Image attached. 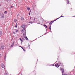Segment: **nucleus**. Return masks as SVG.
I'll use <instances>...</instances> for the list:
<instances>
[{"label": "nucleus", "mask_w": 75, "mask_h": 75, "mask_svg": "<svg viewBox=\"0 0 75 75\" xmlns=\"http://www.w3.org/2000/svg\"><path fill=\"white\" fill-rule=\"evenodd\" d=\"M53 65L54 66H55V67H57V68H58V67H59V64L58 63L56 64H54Z\"/></svg>", "instance_id": "f257e3e1"}, {"label": "nucleus", "mask_w": 75, "mask_h": 75, "mask_svg": "<svg viewBox=\"0 0 75 75\" xmlns=\"http://www.w3.org/2000/svg\"><path fill=\"white\" fill-rule=\"evenodd\" d=\"M55 21H56V20L55 19L54 21H52L50 22L49 24V25H51L52 24V23H54V22Z\"/></svg>", "instance_id": "f03ea898"}, {"label": "nucleus", "mask_w": 75, "mask_h": 75, "mask_svg": "<svg viewBox=\"0 0 75 75\" xmlns=\"http://www.w3.org/2000/svg\"><path fill=\"white\" fill-rule=\"evenodd\" d=\"M22 28L23 29H25V25H22L21 26Z\"/></svg>", "instance_id": "7ed1b4c3"}, {"label": "nucleus", "mask_w": 75, "mask_h": 75, "mask_svg": "<svg viewBox=\"0 0 75 75\" xmlns=\"http://www.w3.org/2000/svg\"><path fill=\"white\" fill-rule=\"evenodd\" d=\"M1 66L2 68H4H4H5V66H4V65L3 64H2Z\"/></svg>", "instance_id": "20e7f679"}, {"label": "nucleus", "mask_w": 75, "mask_h": 75, "mask_svg": "<svg viewBox=\"0 0 75 75\" xmlns=\"http://www.w3.org/2000/svg\"><path fill=\"white\" fill-rule=\"evenodd\" d=\"M14 42H13V43L11 45V47H13L14 46Z\"/></svg>", "instance_id": "39448f33"}, {"label": "nucleus", "mask_w": 75, "mask_h": 75, "mask_svg": "<svg viewBox=\"0 0 75 75\" xmlns=\"http://www.w3.org/2000/svg\"><path fill=\"white\" fill-rule=\"evenodd\" d=\"M21 20H23H23H24V17H21Z\"/></svg>", "instance_id": "423d86ee"}, {"label": "nucleus", "mask_w": 75, "mask_h": 75, "mask_svg": "<svg viewBox=\"0 0 75 75\" xmlns=\"http://www.w3.org/2000/svg\"><path fill=\"white\" fill-rule=\"evenodd\" d=\"M21 48H22V49H23V51H25V50L24 49V48H23L22 47H21V46H19Z\"/></svg>", "instance_id": "0eeeda50"}, {"label": "nucleus", "mask_w": 75, "mask_h": 75, "mask_svg": "<svg viewBox=\"0 0 75 75\" xmlns=\"http://www.w3.org/2000/svg\"><path fill=\"white\" fill-rule=\"evenodd\" d=\"M4 14H2L1 16V18H4Z\"/></svg>", "instance_id": "6e6552de"}, {"label": "nucleus", "mask_w": 75, "mask_h": 75, "mask_svg": "<svg viewBox=\"0 0 75 75\" xmlns=\"http://www.w3.org/2000/svg\"><path fill=\"white\" fill-rule=\"evenodd\" d=\"M23 37H26V34H25V33H24L23 35Z\"/></svg>", "instance_id": "1a4fd4ad"}, {"label": "nucleus", "mask_w": 75, "mask_h": 75, "mask_svg": "<svg viewBox=\"0 0 75 75\" xmlns=\"http://www.w3.org/2000/svg\"><path fill=\"white\" fill-rule=\"evenodd\" d=\"M61 70L62 73H64V69H62Z\"/></svg>", "instance_id": "9d476101"}, {"label": "nucleus", "mask_w": 75, "mask_h": 75, "mask_svg": "<svg viewBox=\"0 0 75 75\" xmlns=\"http://www.w3.org/2000/svg\"><path fill=\"white\" fill-rule=\"evenodd\" d=\"M24 38L26 40H28V38H27V37L26 36L24 37Z\"/></svg>", "instance_id": "9b49d317"}, {"label": "nucleus", "mask_w": 75, "mask_h": 75, "mask_svg": "<svg viewBox=\"0 0 75 75\" xmlns=\"http://www.w3.org/2000/svg\"><path fill=\"white\" fill-rule=\"evenodd\" d=\"M8 74L7 73H5L4 74V75H8Z\"/></svg>", "instance_id": "f8f14e48"}, {"label": "nucleus", "mask_w": 75, "mask_h": 75, "mask_svg": "<svg viewBox=\"0 0 75 75\" xmlns=\"http://www.w3.org/2000/svg\"><path fill=\"white\" fill-rule=\"evenodd\" d=\"M64 17V16H63L62 15L60 17H59V18H57V19H56V20H58V19H59V18H61V17Z\"/></svg>", "instance_id": "ddd939ff"}, {"label": "nucleus", "mask_w": 75, "mask_h": 75, "mask_svg": "<svg viewBox=\"0 0 75 75\" xmlns=\"http://www.w3.org/2000/svg\"><path fill=\"white\" fill-rule=\"evenodd\" d=\"M1 48L2 49H4V46H2L1 47Z\"/></svg>", "instance_id": "4468645a"}, {"label": "nucleus", "mask_w": 75, "mask_h": 75, "mask_svg": "<svg viewBox=\"0 0 75 75\" xmlns=\"http://www.w3.org/2000/svg\"><path fill=\"white\" fill-rule=\"evenodd\" d=\"M4 13L5 14H6L7 13V11H5L4 12Z\"/></svg>", "instance_id": "2eb2a0df"}, {"label": "nucleus", "mask_w": 75, "mask_h": 75, "mask_svg": "<svg viewBox=\"0 0 75 75\" xmlns=\"http://www.w3.org/2000/svg\"><path fill=\"white\" fill-rule=\"evenodd\" d=\"M25 31V29H23L22 30V31L23 32H24Z\"/></svg>", "instance_id": "dca6fc26"}, {"label": "nucleus", "mask_w": 75, "mask_h": 75, "mask_svg": "<svg viewBox=\"0 0 75 75\" xmlns=\"http://www.w3.org/2000/svg\"><path fill=\"white\" fill-rule=\"evenodd\" d=\"M29 24H30V23H33V21H31V22H29Z\"/></svg>", "instance_id": "f3484780"}, {"label": "nucleus", "mask_w": 75, "mask_h": 75, "mask_svg": "<svg viewBox=\"0 0 75 75\" xmlns=\"http://www.w3.org/2000/svg\"><path fill=\"white\" fill-rule=\"evenodd\" d=\"M2 33H3V32L1 31H0V34H2Z\"/></svg>", "instance_id": "a211bd4d"}, {"label": "nucleus", "mask_w": 75, "mask_h": 75, "mask_svg": "<svg viewBox=\"0 0 75 75\" xmlns=\"http://www.w3.org/2000/svg\"><path fill=\"white\" fill-rule=\"evenodd\" d=\"M67 4H68L69 3V1H68V0H67Z\"/></svg>", "instance_id": "6ab92c4d"}, {"label": "nucleus", "mask_w": 75, "mask_h": 75, "mask_svg": "<svg viewBox=\"0 0 75 75\" xmlns=\"http://www.w3.org/2000/svg\"><path fill=\"white\" fill-rule=\"evenodd\" d=\"M19 39L20 41H21L22 42H23V40H22V39H21V38H20Z\"/></svg>", "instance_id": "aec40b11"}, {"label": "nucleus", "mask_w": 75, "mask_h": 75, "mask_svg": "<svg viewBox=\"0 0 75 75\" xmlns=\"http://www.w3.org/2000/svg\"><path fill=\"white\" fill-rule=\"evenodd\" d=\"M11 0H7V1L8 2H10Z\"/></svg>", "instance_id": "412c9836"}, {"label": "nucleus", "mask_w": 75, "mask_h": 75, "mask_svg": "<svg viewBox=\"0 0 75 75\" xmlns=\"http://www.w3.org/2000/svg\"><path fill=\"white\" fill-rule=\"evenodd\" d=\"M60 65H61V66H62V65H63V64L62 63H61L60 64Z\"/></svg>", "instance_id": "4be33fe9"}, {"label": "nucleus", "mask_w": 75, "mask_h": 75, "mask_svg": "<svg viewBox=\"0 0 75 75\" xmlns=\"http://www.w3.org/2000/svg\"><path fill=\"white\" fill-rule=\"evenodd\" d=\"M62 75H67V74L65 73H62Z\"/></svg>", "instance_id": "5701e85b"}, {"label": "nucleus", "mask_w": 75, "mask_h": 75, "mask_svg": "<svg viewBox=\"0 0 75 75\" xmlns=\"http://www.w3.org/2000/svg\"><path fill=\"white\" fill-rule=\"evenodd\" d=\"M51 25L50 26V27H49V29H50V30H51Z\"/></svg>", "instance_id": "b1692460"}, {"label": "nucleus", "mask_w": 75, "mask_h": 75, "mask_svg": "<svg viewBox=\"0 0 75 75\" xmlns=\"http://www.w3.org/2000/svg\"><path fill=\"white\" fill-rule=\"evenodd\" d=\"M17 23H16V25H15V26L16 28H17Z\"/></svg>", "instance_id": "393cba45"}, {"label": "nucleus", "mask_w": 75, "mask_h": 75, "mask_svg": "<svg viewBox=\"0 0 75 75\" xmlns=\"http://www.w3.org/2000/svg\"><path fill=\"white\" fill-rule=\"evenodd\" d=\"M27 10H30V8L29 7H28L27 8Z\"/></svg>", "instance_id": "a878e982"}, {"label": "nucleus", "mask_w": 75, "mask_h": 75, "mask_svg": "<svg viewBox=\"0 0 75 75\" xmlns=\"http://www.w3.org/2000/svg\"><path fill=\"white\" fill-rule=\"evenodd\" d=\"M16 21H17V20H16L15 19H14V21L15 22H16Z\"/></svg>", "instance_id": "bb28decb"}, {"label": "nucleus", "mask_w": 75, "mask_h": 75, "mask_svg": "<svg viewBox=\"0 0 75 75\" xmlns=\"http://www.w3.org/2000/svg\"><path fill=\"white\" fill-rule=\"evenodd\" d=\"M31 10H30V13H29V15H30V13H31Z\"/></svg>", "instance_id": "cd10ccee"}, {"label": "nucleus", "mask_w": 75, "mask_h": 75, "mask_svg": "<svg viewBox=\"0 0 75 75\" xmlns=\"http://www.w3.org/2000/svg\"><path fill=\"white\" fill-rule=\"evenodd\" d=\"M13 6H11V7H10V8H13Z\"/></svg>", "instance_id": "c85d7f7f"}, {"label": "nucleus", "mask_w": 75, "mask_h": 75, "mask_svg": "<svg viewBox=\"0 0 75 75\" xmlns=\"http://www.w3.org/2000/svg\"><path fill=\"white\" fill-rule=\"evenodd\" d=\"M16 32H18V30H16Z\"/></svg>", "instance_id": "c756f323"}, {"label": "nucleus", "mask_w": 75, "mask_h": 75, "mask_svg": "<svg viewBox=\"0 0 75 75\" xmlns=\"http://www.w3.org/2000/svg\"><path fill=\"white\" fill-rule=\"evenodd\" d=\"M13 34H15V32H13Z\"/></svg>", "instance_id": "7c9ffc66"}, {"label": "nucleus", "mask_w": 75, "mask_h": 75, "mask_svg": "<svg viewBox=\"0 0 75 75\" xmlns=\"http://www.w3.org/2000/svg\"><path fill=\"white\" fill-rule=\"evenodd\" d=\"M59 51H60V52L61 51V49H59Z\"/></svg>", "instance_id": "2f4dec72"}, {"label": "nucleus", "mask_w": 75, "mask_h": 75, "mask_svg": "<svg viewBox=\"0 0 75 75\" xmlns=\"http://www.w3.org/2000/svg\"><path fill=\"white\" fill-rule=\"evenodd\" d=\"M18 16H19V14H18V15H17V17H18Z\"/></svg>", "instance_id": "473e14b6"}, {"label": "nucleus", "mask_w": 75, "mask_h": 75, "mask_svg": "<svg viewBox=\"0 0 75 75\" xmlns=\"http://www.w3.org/2000/svg\"><path fill=\"white\" fill-rule=\"evenodd\" d=\"M44 26H46V25H43Z\"/></svg>", "instance_id": "72a5a7b5"}, {"label": "nucleus", "mask_w": 75, "mask_h": 75, "mask_svg": "<svg viewBox=\"0 0 75 75\" xmlns=\"http://www.w3.org/2000/svg\"><path fill=\"white\" fill-rule=\"evenodd\" d=\"M31 18H31V17H30V19H31Z\"/></svg>", "instance_id": "f704fd0d"}, {"label": "nucleus", "mask_w": 75, "mask_h": 75, "mask_svg": "<svg viewBox=\"0 0 75 75\" xmlns=\"http://www.w3.org/2000/svg\"><path fill=\"white\" fill-rule=\"evenodd\" d=\"M1 54H0V57H1Z\"/></svg>", "instance_id": "c9c22d12"}, {"label": "nucleus", "mask_w": 75, "mask_h": 75, "mask_svg": "<svg viewBox=\"0 0 75 75\" xmlns=\"http://www.w3.org/2000/svg\"><path fill=\"white\" fill-rule=\"evenodd\" d=\"M46 26V28H47V26Z\"/></svg>", "instance_id": "e433bc0d"}, {"label": "nucleus", "mask_w": 75, "mask_h": 75, "mask_svg": "<svg viewBox=\"0 0 75 75\" xmlns=\"http://www.w3.org/2000/svg\"><path fill=\"white\" fill-rule=\"evenodd\" d=\"M35 18H34V20H35Z\"/></svg>", "instance_id": "4c0bfd02"}, {"label": "nucleus", "mask_w": 75, "mask_h": 75, "mask_svg": "<svg viewBox=\"0 0 75 75\" xmlns=\"http://www.w3.org/2000/svg\"><path fill=\"white\" fill-rule=\"evenodd\" d=\"M21 75H22V74L21 73Z\"/></svg>", "instance_id": "58836bf2"}, {"label": "nucleus", "mask_w": 75, "mask_h": 75, "mask_svg": "<svg viewBox=\"0 0 75 75\" xmlns=\"http://www.w3.org/2000/svg\"><path fill=\"white\" fill-rule=\"evenodd\" d=\"M69 17H71V16H69Z\"/></svg>", "instance_id": "ea45409f"}, {"label": "nucleus", "mask_w": 75, "mask_h": 75, "mask_svg": "<svg viewBox=\"0 0 75 75\" xmlns=\"http://www.w3.org/2000/svg\"><path fill=\"white\" fill-rule=\"evenodd\" d=\"M1 6V5L0 4V6Z\"/></svg>", "instance_id": "a19ab883"}, {"label": "nucleus", "mask_w": 75, "mask_h": 75, "mask_svg": "<svg viewBox=\"0 0 75 75\" xmlns=\"http://www.w3.org/2000/svg\"><path fill=\"white\" fill-rule=\"evenodd\" d=\"M24 39V38H23V39Z\"/></svg>", "instance_id": "79ce46f5"}, {"label": "nucleus", "mask_w": 75, "mask_h": 75, "mask_svg": "<svg viewBox=\"0 0 75 75\" xmlns=\"http://www.w3.org/2000/svg\"><path fill=\"white\" fill-rule=\"evenodd\" d=\"M24 39V38H23V39Z\"/></svg>", "instance_id": "37998d69"}, {"label": "nucleus", "mask_w": 75, "mask_h": 75, "mask_svg": "<svg viewBox=\"0 0 75 75\" xmlns=\"http://www.w3.org/2000/svg\"><path fill=\"white\" fill-rule=\"evenodd\" d=\"M72 9V8L71 9Z\"/></svg>", "instance_id": "c03bdc74"}]
</instances>
